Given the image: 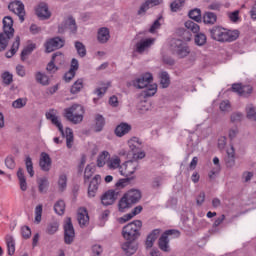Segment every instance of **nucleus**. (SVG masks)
<instances>
[{
  "label": "nucleus",
  "instance_id": "obj_22",
  "mask_svg": "<svg viewBox=\"0 0 256 256\" xmlns=\"http://www.w3.org/2000/svg\"><path fill=\"white\" fill-rule=\"evenodd\" d=\"M63 54L60 52H56L52 55V60L47 65V71L49 73H55L57 71V68L55 67V61H62Z\"/></svg>",
  "mask_w": 256,
  "mask_h": 256
},
{
  "label": "nucleus",
  "instance_id": "obj_7",
  "mask_svg": "<svg viewBox=\"0 0 256 256\" xmlns=\"http://www.w3.org/2000/svg\"><path fill=\"white\" fill-rule=\"evenodd\" d=\"M170 49L174 53V55H177V57H179V59H185V57H188L189 53H191V49L189 48L187 43L177 38H173L170 40Z\"/></svg>",
  "mask_w": 256,
  "mask_h": 256
},
{
  "label": "nucleus",
  "instance_id": "obj_64",
  "mask_svg": "<svg viewBox=\"0 0 256 256\" xmlns=\"http://www.w3.org/2000/svg\"><path fill=\"white\" fill-rule=\"evenodd\" d=\"M131 219H133V216L131 215V213H128L118 218V222L123 224V223H127V221H131Z\"/></svg>",
  "mask_w": 256,
  "mask_h": 256
},
{
  "label": "nucleus",
  "instance_id": "obj_35",
  "mask_svg": "<svg viewBox=\"0 0 256 256\" xmlns=\"http://www.w3.org/2000/svg\"><path fill=\"white\" fill-rule=\"evenodd\" d=\"M160 84L163 89H167V87L171 85V79L169 78V73H167V71H162L160 73Z\"/></svg>",
  "mask_w": 256,
  "mask_h": 256
},
{
  "label": "nucleus",
  "instance_id": "obj_20",
  "mask_svg": "<svg viewBox=\"0 0 256 256\" xmlns=\"http://www.w3.org/2000/svg\"><path fill=\"white\" fill-rule=\"evenodd\" d=\"M80 227H87L89 225V213L86 208H80L77 216Z\"/></svg>",
  "mask_w": 256,
  "mask_h": 256
},
{
  "label": "nucleus",
  "instance_id": "obj_28",
  "mask_svg": "<svg viewBox=\"0 0 256 256\" xmlns=\"http://www.w3.org/2000/svg\"><path fill=\"white\" fill-rule=\"evenodd\" d=\"M111 35L109 34V28L102 27L98 30L97 39L99 43H107L109 41Z\"/></svg>",
  "mask_w": 256,
  "mask_h": 256
},
{
  "label": "nucleus",
  "instance_id": "obj_26",
  "mask_svg": "<svg viewBox=\"0 0 256 256\" xmlns=\"http://www.w3.org/2000/svg\"><path fill=\"white\" fill-rule=\"evenodd\" d=\"M160 233H161V230L155 229L147 236V239H146L147 249H151V247H153V243H155V241H157Z\"/></svg>",
  "mask_w": 256,
  "mask_h": 256
},
{
  "label": "nucleus",
  "instance_id": "obj_36",
  "mask_svg": "<svg viewBox=\"0 0 256 256\" xmlns=\"http://www.w3.org/2000/svg\"><path fill=\"white\" fill-rule=\"evenodd\" d=\"M35 49H37V45L36 44H29L27 45L21 52V59L23 61H25L27 59L28 55H31V53H33V51H35Z\"/></svg>",
  "mask_w": 256,
  "mask_h": 256
},
{
  "label": "nucleus",
  "instance_id": "obj_23",
  "mask_svg": "<svg viewBox=\"0 0 256 256\" xmlns=\"http://www.w3.org/2000/svg\"><path fill=\"white\" fill-rule=\"evenodd\" d=\"M126 197L129 199L132 205H135L141 201V191L132 189L129 190L126 194Z\"/></svg>",
  "mask_w": 256,
  "mask_h": 256
},
{
  "label": "nucleus",
  "instance_id": "obj_39",
  "mask_svg": "<svg viewBox=\"0 0 256 256\" xmlns=\"http://www.w3.org/2000/svg\"><path fill=\"white\" fill-rule=\"evenodd\" d=\"M59 231V222H50L46 227V233L48 235H55Z\"/></svg>",
  "mask_w": 256,
  "mask_h": 256
},
{
  "label": "nucleus",
  "instance_id": "obj_51",
  "mask_svg": "<svg viewBox=\"0 0 256 256\" xmlns=\"http://www.w3.org/2000/svg\"><path fill=\"white\" fill-rule=\"evenodd\" d=\"M195 43L199 46V47H203V45H205V43H207V36H205V34L203 33H198L195 36L194 39Z\"/></svg>",
  "mask_w": 256,
  "mask_h": 256
},
{
  "label": "nucleus",
  "instance_id": "obj_50",
  "mask_svg": "<svg viewBox=\"0 0 256 256\" xmlns=\"http://www.w3.org/2000/svg\"><path fill=\"white\" fill-rule=\"evenodd\" d=\"M121 167V159L119 157L111 158L108 163V169H120Z\"/></svg>",
  "mask_w": 256,
  "mask_h": 256
},
{
  "label": "nucleus",
  "instance_id": "obj_14",
  "mask_svg": "<svg viewBox=\"0 0 256 256\" xmlns=\"http://www.w3.org/2000/svg\"><path fill=\"white\" fill-rule=\"evenodd\" d=\"M121 249L123 250L124 255L131 256L137 253L138 245L135 240H127L121 245Z\"/></svg>",
  "mask_w": 256,
  "mask_h": 256
},
{
  "label": "nucleus",
  "instance_id": "obj_5",
  "mask_svg": "<svg viewBox=\"0 0 256 256\" xmlns=\"http://www.w3.org/2000/svg\"><path fill=\"white\" fill-rule=\"evenodd\" d=\"M141 227H143V222L141 220H134L123 227L122 236L126 241H135L141 236Z\"/></svg>",
  "mask_w": 256,
  "mask_h": 256
},
{
  "label": "nucleus",
  "instance_id": "obj_56",
  "mask_svg": "<svg viewBox=\"0 0 256 256\" xmlns=\"http://www.w3.org/2000/svg\"><path fill=\"white\" fill-rule=\"evenodd\" d=\"M58 187H59L60 191H63L64 189H67V175L62 174L59 177Z\"/></svg>",
  "mask_w": 256,
  "mask_h": 256
},
{
  "label": "nucleus",
  "instance_id": "obj_3",
  "mask_svg": "<svg viewBox=\"0 0 256 256\" xmlns=\"http://www.w3.org/2000/svg\"><path fill=\"white\" fill-rule=\"evenodd\" d=\"M153 82V74L152 73H145L142 74L139 78L134 80L133 85L138 89H146L144 90L145 97H153L155 93H157V85L151 83Z\"/></svg>",
  "mask_w": 256,
  "mask_h": 256
},
{
  "label": "nucleus",
  "instance_id": "obj_13",
  "mask_svg": "<svg viewBox=\"0 0 256 256\" xmlns=\"http://www.w3.org/2000/svg\"><path fill=\"white\" fill-rule=\"evenodd\" d=\"M117 197H119V192H115V190H109L101 197L102 205L105 207H109V205H113L115 201H117Z\"/></svg>",
  "mask_w": 256,
  "mask_h": 256
},
{
  "label": "nucleus",
  "instance_id": "obj_16",
  "mask_svg": "<svg viewBox=\"0 0 256 256\" xmlns=\"http://www.w3.org/2000/svg\"><path fill=\"white\" fill-rule=\"evenodd\" d=\"M101 183V175H95L88 186V197H95L99 189V184Z\"/></svg>",
  "mask_w": 256,
  "mask_h": 256
},
{
  "label": "nucleus",
  "instance_id": "obj_10",
  "mask_svg": "<svg viewBox=\"0 0 256 256\" xmlns=\"http://www.w3.org/2000/svg\"><path fill=\"white\" fill-rule=\"evenodd\" d=\"M62 47H65V40L61 37L51 38L45 43L46 53H53V51L62 49Z\"/></svg>",
  "mask_w": 256,
  "mask_h": 256
},
{
  "label": "nucleus",
  "instance_id": "obj_4",
  "mask_svg": "<svg viewBox=\"0 0 256 256\" xmlns=\"http://www.w3.org/2000/svg\"><path fill=\"white\" fill-rule=\"evenodd\" d=\"M3 32L0 33V52L5 51L9 45V40L13 39L15 29H13V18L5 16L3 18Z\"/></svg>",
  "mask_w": 256,
  "mask_h": 256
},
{
  "label": "nucleus",
  "instance_id": "obj_57",
  "mask_svg": "<svg viewBox=\"0 0 256 256\" xmlns=\"http://www.w3.org/2000/svg\"><path fill=\"white\" fill-rule=\"evenodd\" d=\"M2 80L4 85H11L13 83V74L9 73V72H4L2 74Z\"/></svg>",
  "mask_w": 256,
  "mask_h": 256
},
{
  "label": "nucleus",
  "instance_id": "obj_2",
  "mask_svg": "<svg viewBox=\"0 0 256 256\" xmlns=\"http://www.w3.org/2000/svg\"><path fill=\"white\" fill-rule=\"evenodd\" d=\"M46 119L51 121L52 125H55V127H57V129L61 133V136L66 139V147L68 149H71L73 147L74 141L73 130L71 128H66L65 130H63V124L61 123V120H59V117L55 115V110H50L49 112H47Z\"/></svg>",
  "mask_w": 256,
  "mask_h": 256
},
{
  "label": "nucleus",
  "instance_id": "obj_31",
  "mask_svg": "<svg viewBox=\"0 0 256 256\" xmlns=\"http://www.w3.org/2000/svg\"><path fill=\"white\" fill-rule=\"evenodd\" d=\"M19 45H21V38L16 36L15 41L12 44L10 51L6 52L7 59H11L15 53L19 50Z\"/></svg>",
  "mask_w": 256,
  "mask_h": 256
},
{
  "label": "nucleus",
  "instance_id": "obj_53",
  "mask_svg": "<svg viewBox=\"0 0 256 256\" xmlns=\"http://www.w3.org/2000/svg\"><path fill=\"white\" fill-rule=\"evenodd\" d=\"M219 109L222 113H229L231 111V102L223 100L219 105Z\"/></svg>",
  "mask_w": 256,
  "mask_h": 256
},
{
  "label": "nucleus",
  "instance_id": "obj_15",
  "mask_svg": "<svg viewBox=\"0 0 256 256\" xmlns=\"http://www.w3.org/2000/svg\"><path fill=\"white\" fill-rule=\"evenodd\" d=\"M52 163L53 161L51 160V156H49L47 152H42L40 154L39 167L42 171H45V172L51 171Z\"/></svg>",
  "mask_w": 256,
  "mask_h": 256
},
{
  "label": "nucleus",
  "instance_id": "obj_47",
  "mask_svg": "<svg viewBox=\"0 0 256 256\" xmlns=\"http://www.w3.org/2000/svg\"><path fill=\"white\" fill-rule=\"evenodd\" d=\"M185 4V0H175L170 4V9L172 13H177L180 11L181 7Z\"/></svg>",
  "mask_w": 256,
  "mask_h": 256
},
{
  "label": "nucleus",
  "instance_id": "obj_41",
  "mask_svg": "<svg viewBox=\"0 0 256 256\" xmlns=\"http://www.w3.org/2000/svg\"><path fill=\"white\" fill-rule=\"evenodd\" d=\"M81 89H83V80L79 79L72 85L70 93L72 95H77V93L81 92Z\"/></svg>",
  "mask_w": 256,
  "mask_h": 256
},
{
  "label": "nucleus",
  "instance_id": "obj_44",
  "mask_svg": "<svg viewBox=\"0 0 256 256\" xmlns=\"http://www.w3.org/2000/svg\"><path fill=\"white\" fill-rule=\"evenodd\" d=\"M108 157H109V152L107 151H103L101 154H99L97 158V167H105V163Z\"/></svg>",
  "mask_w": 256,
  "mask_h": 256
},
{
  "label": "nucleus",
  "instance_id": "obj_9",
  "mask_svg": "<svg viewBox=\"0 0 256 256\" xmlns=\"http://www.w3.org/2000/svg\"><path fill=\"white\" fill-rule=\"evenodd\" d=\"M137 167H139L138 161L129 160L120 166L119 173L123 177H131L137 171Z\"/></svg>",
  "mask_w": 256,
  "mask_h": 256
},
{
  "label": "nucleus",
  "instance_id": "obj_21",
  "mask_svg": "<svg viewBox=\"0 0 256 256\" xmlns=\"http://www.w3.org/2000/svg\"><path fill=\"white\" fill-rule=\"evenodd\" d=\"M131 207H133L131 200L124 194L118 202V211H120V213H125L127 209H131Z\"/></svg>",
  "mask_w": 256,
  "mask_h": 256
},
{
  "label": "nucleus",
  "instance_id": "obj_37",
  "mask_svg": "<svg viewBox=\"0 0 256 256\" xmlns=\"http://www.w3.org/2000/svg\"><path fill=\"white\" fill-rule=\"evenodd\" d=\"M103 127H105V118L101 114H97L95 116V129L99 133V131H103Z\"/></svg>",
  "mask_w": 256,
  "mask_h": 256
},
{
  "label": "nucleus",
  "instance_id": "obj_19",
  "mask_svg": "<svg viewBox=\"0 0 256 256\" xmlns=\"http://www.w3.org/2000/svg\"><path fill=\"white\" fill-rule=\"evenodd\" d=\"M155 43L154 38L142 39L136 44L137 53H145Z\"/></svg>",
  "mask_w": 256,
  "mask_h": 256
},
{
  "label": "nucleus",
  "instance_id": "obj_33",
  "mask_svg": "<svg viewBox=\"0 0 256 256\" xmlns=\"http://www.w3.org/2000/svg\"><path fill=\"white\" fill-rule=\"evenodd\" d=\"M128 145L131 151L134 153H137V151L141 149V141L138 137H132L130 140H128Z\"/></svg>",
  "mask_w": 256,
  "mask_h": 256
},
{
  "label": "nucleus",
  "instance_id": "obj_52",
  "mask_svg": "<svg viewBox=\"0 0 256 256\" xmlns=\"http://www.w3.org/2000/svg\"><path fill=\"white\" fill-rule=\"evenodd\" d=\"M5 165L7 167V169H15L16 167V163H15V157L13 155H8L6 158H5Z\"/></svg>",
  "mask_w": 256,
  "mask_h": 256
},
{
  "label": "nucleus",
  "instance_id": "obj_42",
  "mask_svg": "<svg viewBox=\"0 0 256 256\" xmlns=\"http://www.w3.org/2000/svg\"><path fill=\"white\" fill-rule=\"evenodd\" d=\"M190 19L196 21V23H201V9L195 8L189 12Z\"/></svg>",
  "mask_w": 256,
  "mask_h": 256
},
{
  "label": "nucleus",
  "instance_id": "obj_6",
  "mask_svg": "<svg viewBox=\"0 0 256 256\" xmlns=\"http://www.w3.org/2000/svg\"><path fill=\"white\" fill-rule=\"evenodd\" d=\"M84 113L85 110L83 109V106L79 104H74L71 107L64 109L65 119L70 121V123H73V125H79V123L83 121Z\"/></svg>",
  "mask_w": 256,
  "mask_h": 256
},
{
  "label": "nucleus",
  "instance_id": "obj_62",
  "mask_svg": "<svg viewBox=\"0 0 256 256\" xmlns=\"http://www.w3.org/2000/svg\"><path fill=\"white\" fill-rule=\"evenodd\" d=\"M131 179L133 178L126 177V178L120 179L116 183V187H118V189H123V187H127V185L131 183Z\"/></svg>",
  "mask_w": 256,
  "mask_h": 256
},
{
  "label": "nucleus",
  "instance_id": "obj_30",
  "mask_svg": "<svg viewBox=\"0 0 256 256\" xmlns=\"http://www.w3.org/2000/svg\"><path fill=\"white\" fill-rule=\"evenodd\" d=\"M17 178L19 181L21 191H27V178L23 172V168H19L17 171Z\"/></svg>",
  "mask_w": 256,
  "mask_h": 256
},
{
  "label": "nucleus",
  "instance_id": "obj_1",
  "mask_svg": "<svg viewBox=\"0 0 256 256\" xmlns=\"http://www.w3.org/2000/svg\"><path fill=\"white\" fill-rule=\"evenodd\" d=\"M210 37L220 43H231L239 39V30H227L221 26H214L209 30Z\"/></svg>",
  "mask_w": 256,
  "mask_h": 256
},
{
  "label": "nucleus",
  "instance_id": "obj_24",
  "mask_svg": "<svg viewBox=\"0 0 256 256\" xmlns=\"http://www.w3.org/2000/svg\"><path fill=\"white\" fill-rule=\"evenodd\" d=\"M130 131H131V125L125 122H122L116 127L115 135L116 137H123L127 135V133H129Z\"/></svg>",
  "mask_w": 256,
  "mask_h": 256
},
{
  "label": "nucleus",
  "instance_id": "obj_38",
  "mask_svg": "<svg viewBox=\"0 0 256 256\" xmlns=\"http://www.w3.org/2000/svg\"><path fill=\"white\" fill-rule=\"evenodd\" d=\"M38 190L40 193H47V189L49 187V180L44 177L37 180Z\"/></svg>",
  "mask_w": 256,
  "mask_h": 256
},
{
  "label": "nucleus",
  "instance_id": "obj_43",
  "mask_svg": "<svg viewBox=\"0 0 256 256\" xmlns=\"http://www.w3.org/2000/svg\"><path fill=\"white\" fill-rule=\"evenodd\" d=\"M185 27L186 29H188V31H192V33H199L200 31V27H199V24L191 21V20H188L185 22Z\"/></svg>",
  "mask_w": 256,
  "mask_h": 256
},
{
  "label": "nucleus",
  "instance_id": "obj_17",
  "mask_svg": "<svg viewBox=\"0 0 256 256\" xmlns=\"http://www.w3.org/2000/svg\"><path fill=\"white\" fill-rule=\"evenodd\" d=\"M36 15L42 20L49 19L51 17V12L49 11V6H47V3L41 2L38 4L36 7Z\"/></svg>",
  "mask_w": 256,
  "mask_h": 256
},
{
  "label": "nucleus",
  "instance_id": "obj_34",
  "mask_svg": "<svg viewBox=\"0 0 256 256\" xmlns=\"http://www.w3.org/2000/svg\"><path fill=\"white\" fill-rule=\"evenodd\" d=\"M35 79L37 83H40V85L47 86L49 85V76L47 74L42 72H37L35 74Z\"/></svg>",
  "mask_w": 256,
  "mask_h": 256
},
{
  "label": "nucleus",
  "instance_id": "obj_55",
  "mask_svg": "<svg viewBox=\"0 0 256 256\" xmlns=\"http://www.w3.org/2000/svg\"><path fill=\"white\" fill-rule=\"evenodd\" d=\"M109 87H111V82H108L105 86L101 87V88H97L94 93L95 95H97L99 98L103 97V95H105V93H107V90L109 89Z\"/></svg>",
  "mask_w": 256,
  "mask_h": 256
},
{
  "label": "nucleus",
  "instance_id": "obj_63",
  "mask_svg": "<svg viewBox=\"0 0 256 256\" xmlns=\"http://www.w3.org/2000/svg\"><path fill=\"white\" fill-rule=\"evenodd\" d=\"M21 235L23 239H29V237H31V228H29L28 226H23L21 228Z\"/></svg>",
  "mask_w": 256,
  "mask_h": 256
},
{
  "label": "nucleus",
  "instance_id": "obj_11",
  "mask_svg": "<svg viewBox=\"0 0 256 256\" xmlns=\"http://www.w3.org/2000/svg\"><path fill=\"white\" fill-rule=\"evenodd\" d=\"M8 9L12 13H15V15H18L21 23H23V21H25V5H23L21 1L11 2L8 5Z\"/></svg>",
  "mask_w": 256,
  "mask_h": 256
},
{
  "label": "nucleus",
  "instance_id": "obj_60",
  "mask_svg": "<svg viewBox=\"0 0 256 256\" xmlns=\"http://www.w3.org/2000/svg\"><path fill=\"white\" fill-rule=\"evenodd\" d=\"M253 93V87L251 86H242L240 92V97H249Z\"/></svg>",
  "mask_w": 256,
  "mask_h": 256
},
{
  "label": "nucleus",
  "instance_id": "obj_29",
  "mask_svg": "<svg viewBox=\"0 0 256 256\" xmlns=\"http://www.w3.org/2000/svg\"><path fill=\"white\" fill-rule=\"evenodd\" d=\"M8 255H15V238L11 234H7L5 237Z\"/></svg>",
  "mask_w": 256,
  "mask_h": 256
},
{
  "label": "nucleus",
  "instance_id": "obj_12",
  "mask_svg": "<svg viewBox=\"0 0 256 256\" xmlns=\"http://www.w3.org/2000/svg\"><path fill=\"white\" fill-rule=\"evenodd\" d=\"M65 29H67L68 31H70V33H73L74 35L75 33H77V22L75 21V18L69 16L64 21V23L61 26H59L58 32L63 33Z\"/></svg>",
  "mask_w": 256,
  "mask_h": 256
},
{
  "label": "nucleus",
  "instance_id": "obj_25",
  "mask_svg": "<svg viewBox=\"0 0 256 256\" xmlns=\"http://www.w3.org/2000/svg\"><path fill=\"white\" fill-rule=\"evenodd\" d=\"M226 167L229 169L235 167V148L231 146L229 150H227V156L225 158Z\"/></svg>",
  "mask_w": 256,
  "mask_h": 256
},
{
  "label": "nucleus",
  "instance_id": "obj_18",
  "mask_svg": "<svg viewBox=\"0 0 256 256\" xmlns=\"http://www.w3.org/2000/svg\"><path fill=\"white\" fill-rule=\"evenodd\" d=\"M163 3V0H146L145 3H143L140 6V9L137 12V15H145L151 7H156V5H161Z\"/></svg>",
  "mask_w": 256,
  "mask_h": 256
},
{
  "label": "nucleus",
  "instance_id": "obj_58",
  "mask_svg": "<svg viewBox=\"0 0 256 256\" xmlns=\"http://www.w3.org/2000/svg\"><path fill=\"white\" fill-rule=\"evenodd\" d=\"M93 173V167H91V165H87L84 171V183H87L90 177H93Z\"/></svg>",
  "mask_w": 256,
  "mask_h": 256
},
{
  "label": "nucleus",
  "instance_id": "obj_59",
  "mask_svg": "<svg viewBox=\"0 0 256 256\" xmlns=\"http://www.w3.org/2000/svg\"><path fill=\"white\" fill-rule=\"evenodd\" d=\"M43 215V205H38L35 208V221L36 223H41V217Z\"/></svg>",
  "mask_w": 256,
  "mask_h": 256
},
{
  "label": "nucleus",
  "instance_id": "obj_48",
  "mask_svg": "<svg viewBox=\"0 0 256 256\" xmlns=\"http://www.w3.org/2000/svg\"><path fill=\"white\" fill-rule=\"evenodd\" d=\"M27 105V98H18L12 102L13 109H23Z\"/></svg>",
  "mask_w": 256,
  "mask_h": 256
},
{
  "label": "nucleus",
  "instance_id": "obj_32",
  "mask_svg": "<svg viewBox=\"0 0 256 256\" xmlns=\"http://www.w3.org/2000/svg\"><path fill=\"white\" fill-rule=\"evenodd\" d=\"M203 22L206 25H215V23H217V14L213 12H206L203 16Z\"/></svg>",
  "mask_w": 256,
  "mask_h": 256
},
{
  "label": "nucleus",
  "instance_id": "obj_45",
  "mask_svg": "<svg viewBox=\"0 0 256 256\" xmlns=\"http://www.w3.org/2000/svg\"><path fill=\"white\" fill-rule=\"evenodd\" d=\"M247 117L252 121H256V107L253 104H248L246 106Z\"/></svg>",
  "mask_w": 256,
  "mask_h": 256
},
{
  "label": "nucleus",
  "instance_id": "obj_54",
  "mask_svg": "<svg viewBox=\"0 0 256 256\" xmlns=\"http://www.w3.org/2000/svg\"><path fill=\"white\" fill-rule=\"evenodd\" d=\"M137 107H138V110L140 111V113H147V111L149 110L151 105L146 100H141L138 103Z\"/></svg>",
  "mask_w": 256,
  "mask_h": 256
},
{
  "label": "nucleus",
  "instance_id": "obj_49",
  "mask_svg": "<svg viewBox=\"0 0 256 256\" xmlns=\"http://www.w3.org/2000/svg\"><path fill=\"white\" fill-rule=\"evenodd\" d=\"M25 165L27 173L30 175V177H34L35 171L33 170V160L29 156H27L25 159Z\"/></svg>",
  "mask_w": 256,
  "mask_h": 256
},
{
  "label": "nucleus",
  "instance_id": "obj_27",
  "mask_svg": "<svg viewBox=\"0 0 256 256\" xmlns=\"http://www.w3.org/2000/svg\"><path fill=\"white\" fill-rule=\"evenodd\" d=\"M158 245L159 249H161V251H164L165 253H169V251H171V248L169 246V237H167V234L161 235Z\"/></svg>",
  "mask_w": 256,
  "mask_h": 256
},
{
  "label": "nucleus",
  "instance_id": "obj_61",
  "mask_svg": "<svg viewBox=\"0 0 256 256\" xmlns=\"http://www.w3.org/2000/svg\"><path fill=\"white\" fill-rule=\"evenodd\" d=\"M160 19H163V16L158 17L157 20L154 21L149 29V33H155L157 29H161V22H159Z\"/></svg>",
  "mask_w": 256,
  "mask_h": 256
},
{
  "label": "nucleus",
  "instance_id": "obj_40",
  "mask_svg": "<svg viewBox=\"0 0 256 256\" xmlns=\"http://www.w3.org/2000/svg\"><path fill=\"white\" fill-rule=\"evenodd\" d=\"M54 211H55V213H57V215H64V213H65V201L58 200L54 204Z\"/></svg>",
  "mask_w": 256,
  "mask_h": 256
},
{
  "label": "nucleus",
  "instance_id": "obj_46",
  "mask_svg": "<svg viewBox=\"0 0 256 256\" xmlns=\"http://www.w3.org/2000/svg\"><path fill=\"white\" fill-rule=\"evenodd\" d=\"M75 49H76L79 57H85V55H87V49L85 48V46L83 45L82 42L76 41Z\"/></svg>",
  "mask_w": 256,
  "mask_h": 256
},
{
  "label": "nucleus",
  "instance_id": "obj_8",
  "mask_svg": "<svg viewBox=\"0 0 256 256\" xmlns=\"http://www.w3.org/2000/svg\"><path fill=\"white\" fill-rule=\"evenodd\" d=\"M64 243L66 245H71L75 241V228L73 227V222L71 218H66L64 222Z\"/></svg>",
  "mask_w": 256,
  "mask_h": 256
}]
</instances>
